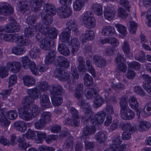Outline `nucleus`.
<instances>
[{
	"instance_id": "4468645a",
	"label": "nucleus",
	"mask_w": 151,
	"mask_h": 151,
	"mask_svg": "<svg viewBox=\"0 0 151 151\" xmlns=\"http://www.w3.org/2000/svg\"><path fill=\"white\" fill-rule=\"evenodd\" d=\"M54 75L55 77L61 81H68L70 78L69 72H66L57 68L54 72Z\"/></svg>"
},
{
	"instance_id": "4d7b16f0",
	"label": "nucleus",
	"mask_w": 151,
	"mask_h": 151,
	"mask_svg": "<svg viewBox=\"0 0 151 151\" xmlns=\"http://www.w3.org/2000/svg\"><path fill=\"white\" fill-rule=\"evenodd\" d=\"M6 117L11 120H14L17 116V111L15 110H10L7 111L6 114Z\"/></svg>"
},
{
	"instance_id": "58836bf2",
	"label": "nucleus",
	"mask_w": 151,
	"mask_h": 151,
	"mask_svg": "<svg viewBox=\"0 0 151 151\" xmlns=\"http://www.w3.org/2000/svg\"><path fill=\"white\" fill-rule=\"evenodd\" d=\"M141 114L145 117L151 115V102L147 103L141 111Z\"/></svg>"
},
{
	"instance_id": "b1692460",
	"label": "nucleus",
	"mask_w": 151,
	"mask_h": 151,
	"mask_svg": "<svg viewBox=\"0 0 151 151\" xmlns=\"http://www.w3.org/2000/svg\"><path fill=\"white\" fill-rule=\"evenodd\" d=\"M64 91L62 87L59 85L52 86L50 88V96H59L64 93Z\"/></svg>"
},
{
	"instance_id": "774afa93",
	"label": "nucleus",
	"mask_w": 151,
	"mask_h": 151,
	"mask_svg": "<svg viewBox=\"0 0 151 151\" xmlns=\"http://www.w3.org/2000/svg\"><path fill=\"white\" fill-rule=\"evenodd\" d=\"M104 109L108 115L113 114L114 113L113 106L111 105L107 104Z\"/></svg>"
},
{
	"instance_id": "49530a36",
	"label": "nucleus",
	"mask_w": 151,
	"mask_h": 151,
	"mask_svg": "<svg viewBox=\"0 0 151 151\" xmlns=\"http://www.w3.org/2000/svg\"><path fill=\"white\" fill-rule=\"evenodd\" d=\"M104 101V100L101 96H97L93 100V107L95 108H97L101 107Z\"/></svg>"
},
{
	"instance_id": "72a5a7b5",
	"label": "nucleus",
	"mask_w": 151,
	"mask_h": 151,
	"mask_svg": "<svg viewBox=\"0 0 151 151\" xmlns=\"http://www.w3.org/2000/svg\"><path fill=\"white\" fill-rule=\"evenodd\" d=\"M88 0H76L73 4V8L74 10L77 11H80L84 6Z\"/></svg>"
},
{
	"instance_id": "f3484780",
	"label": "nucleus",
	"mask_w": 151,
	"mask_h": 151,
	"mask_svg": "<svg viewBox=\"0 0 151 151\" xmlns=\"http://www.w3.org/2000/svg\"><path fill=\"white\" fill-rule=\"evenodd\" d=\"M14 12L13 8L8 4L2 3L0 5V14L4 16L12 14Z\"/></svg>"
},
{
	"instance_id": "bf43d9fd",
	"label": "nucleus",
	"mask_w": 151,
	"mask_h": 151,
	"mask_svg": "<svg viewBox=\"0 0 151 151\" xmlns=\"http://www.w3.org/2000/svg\"><path fill=\"white\" fill-rule=\"evenodd\" d=\"M2 33H1V35L0 34V37H1V40L2 38H3V40L5 41H10L12 42H14V37L15 35H17V34H15L12 35L7 34H5L3 35Z\"/></svg>"
},
{
	"instance_id": "aec40b11",
	"label": "nucleus",
	"mask_w": 151,
	"mask_h": 151,
	"mask_svg": "<svg viewBox=\"0 0 151 151\" xmlns=\"http://www.w3.org/2000/svg\"><path fill=\"white\" fill-rule=\"evenodd\" d=\"M55 64L60 67L67 68L69 66V62L63 56H58L55 60Z\"/></svg>"
},
{
	"instance_id": "20e7f679",
	"label": "nucleus",
	"mask_w": 151,
	"mask_h": 151,
	"mask_svg": "<svg viewBox=\"0 0 151 151\" xmlns=\"http://www.w3.org/2000/svg\"><path fill=\"white\" fill-rule=\"evenodd\" d=\"M70 33L67 31H65L60 35L59 40L62 42L67 43L72 46L71 52L75 54L78 50L79 43L78 39L76 38L70 39Z\"/></svg>"
},
{
	"instance_id": "6e6d98bb",
	"label": "nucleus",
	"mask_w": 151,
	"mask_h": 151,
	"mask_svg": "<svg viewBox=\"0 0 151 151\" xmlns=\"http://www.w3.org/2000/svg\"><path fill=\"white\" fill-rule=\"evenodd\" d=\"M84 84L86 86H91L93 83V78L88 73L85 75L84 78Z\"/></svg>"
},
{
	"instance_id": "ddd939ff",
	"label": "nucleus",
	"mask_w": 151,
	"mask_h": 151,
	"mask_svg": "<svg viewBox=\"0 0 151 151\" xmlns=\"http://www.w3.org/2000/svg\"><path fill=\"white\" fill-rule=\"evenodd\" d=\"M92 125L85 126L83 128L81 139L82 140L88 139H89V136L95 134L96 132V126L92 123Z\"/></svg>"
},
{
	"instance_id": "39448f33",
	"label": "nucleus",
	"mask_w": 151,
	"mask_h": 151,
	"mask_svg": "<svg viewBox=\"0 0 151 151\" xmlns=\"http://www.w3.org/2000/svg\"><path fill=\"white\" fill-rule=\"evenodd\" d=\"M84 112V115L82 117L81 122L85 124H87L90 122L91 124H92L96 126H99L103 123L105 120V117L106 115V113L104 110H101L98 111L95 114L93 117L91 118V116H93V112L91 110L92 114L90 116L89 118H86L85 120L83 121V119L85 117H87L85 116V111Z\"/></svg>"
},
{
	"instance_id": "5701e85b",
	"label": "nucleus",
	"mask_w": 151,
	"mask_h": 151,
	"mask_svg": "<svg viewBox=\"0 0 151 151\" xmlns=\"http://www.w3.org/2000/svg\"><path fill=\"white\" fill-rule=\"evenodd\" d=\"M27 0H19L17 4L19 10L23 13L28 14L30 12V9L28 6Z\"/></svg>"
},
{
	"instance_id": "c85d7f7f",
	"label": "nucleus",
	"mask_w": 151,
	"mask_h": 151,
	"mask_svg": "<svg viewBox=\"0 0 151 151\" xmlns=\"http://www.w3.org/2000/svg\"><path fill=\"white\" fill-rule=\"evenodd\" d=\"M44 9L46 14L54 15L55 14L56 9L54 6L51 3H46L44 5Z\"/></svg>"
},
{
	"instance_id": "603ef678",
	"label": "nucleus",
	"mask_w": 151,
	"mask_h": 151,
	"mask_svg": "<svg viewBox=\"0 0 151 151\" xmlns=\"http://www.w3.org/2000/svg\"><path fill=\"white\" fill-rule=\"evenodd\" d=\"M92 8L94 13L96 15L99 16L102 14V7L100 4H94L92 6Z\"/></svg>"
},
{
	"instance_id": "a19ab883",
	"label": "nucleus",
	"mask_w": 151,
	"mask_h": 151,
	"mask_svg": "<svg viewBox=\"0 0 151 151\" xmlns=\"http://www.w3.org/2000/svg\"><path fill=\"white\" fill-rule=\"evenodd\" d=\"M55 52L52 50L50 51L46 57L45 61L47 64H51L55 59Z\"/></svg>"
},
{
	"instance_id": "13d9d810",
	"label": "nucleus",
	"mask_w": 151,
	"mask_h": 151,
	"mask_svg": "<svg viewBox=\"0 0 151 151\" xmlns=\"http://www.w3.org/2000/svg\"><path fill=\"white\" fill-rule=\"evenodd\" d=\"M46 124L40 118L35 122L34 126L35 129L40 130L44 128Z\"/></svg>"
},
{
	"instance_id": "79ce46f5",
	"label": "nucleus",
	"mask_w": 151,
	"mask_h": 151,
	"mask_svg": "<svg viewBox=\"0 0 151 151\" xmlns=\"http://www.w3.org/2000/svg\"><path fill=\"white\" fill-rule=\"evenodd\" d=\"M35 26L26 27L24 30V36L28 38H30L33 36L35 33Z\"/></svg>"
},
{
	"instance_id": "6e6552de",
	"label": "nucleus",
	"mask_w": 151,
	"mask_h": 151,
	"mask_svg": "<svg viewBox=\"0 0 151 151\" xmlns=\"http://www.w3.org/2000/svg\"><path fill=\"white\" fill-rule=\"evenodd\" d=\"M36 136L35 132L30 129L28 130L27 132L22 135V136L20 137L17 140L19 143V147L20 149L25 150L29 146V145L26 143L25 141V138L31 139L35 137Z\"/></svg>"
},
{
	"instance_id": "864d4df0",
	"label": "nucleus",
	"mask_w": 151,
	"mask_h": 151,
	"mask_svg": "<svg viewBox=\"0 0 151 151\" xmlns=\"http://www.w3.org/2000/svg\"><path fill=\"white\" fill-rule=\"evenodd\" d=\"M64 123L65 124L71 126L74 125L75 126H77L79 124L80 121L79 120H76L73 118L72 120L69 118H67L65 119Z\"/></svg>"
},
{
	"instance_id": "4be33fe9",
	"label": "nucleus",
	"mask_w": 151,
	"mask_h": 151,
	"mask_svg": "<svg viewBox=\"0 0 151 151\" xmlns=\"http://www.w3.org/2000/svg\"><path fill=\"white\" fill-rule=\"evenodd\" d=\"M121 118L124 120H131L135 116V114L131 110L128 108L120 111Z\"/></svg>"
},
{
	"instance_id": "f257e3e1",
	"label": "nucleus",
	"mask_w": 151,
	"mask_h": 151,
	"mask_svg": "<svg viewBox=\"0 0 151 151\" xmlns=\"http://www.w3.org/2000/svg\"><path fill=\"white\" fill-rule=\"evenodd\" d=\"M27 92L28 96L23 98L22 102L24 104L23 107L18 109L20 117L26 121H29L38 115L40 110L38 106L32 104L34 100L39 98L41 93L36 87L28 89Z\"/></svg>"
},
{
	"instance_id": "c756f323",
	"label": "nucleus",
	"mask_w": 151,
	"mask_h": 151,
	"mask_svg": "<svg viewBox=\"0 0 151 151\" xmlns=\"http://www.w3.org/2000/svg\"><path fill=\"white\" fill-rule=\"evenodd\" d=\"M107 133L106 132H100L97 133L95 138L98 142L100 144H104L107 139Z\"/></svg>"
},
{
	"instance_id": "de8ad7c7",
	"label": "nucleus",
	"mask_w": 151,
	"mask_h": 151,
	"mask_svg": "<svg viewBox=\"0 0 151 151\" xmlns=\"http://www.w3.org/2000/svg\"><path fill=\"white\" fill-rule=\"evenodd\" d=\"M53 105L57 106L60 105L63 102V98L59 96H50Z\"/></svg>"
},
{
	"instance_id": "bb28decb",
	"label": "nucleus",
	"mask_w": 151,
	"mask_h": 151,
	"mask_svg": "<svg viewBox=\"0 0 151 151\" xmlns=\"http://www.w3.org/2000/svg\"><path fill=\"white\" fill-rule=\"evenodd\" d=\"M67 27L65 29L70 33V31L75 32L78 29L77 24L76 21L74 19H71L69 20L67 23Z\"/></svg>"
},
{
	"instance_id": "09e8293b",
	"label": "nucleus",
	"mask_w": 151,
	"mask_h": 151,
	"mask_svg": "<svg viewBox=\"0 0 151 151\" xmlns=\"http://www.w3.org/2000/svg\"><path fill=\"white\" fill-rule=\"evenodd\" d=\"M25 52L24 47L19 45L13 47L12 50V53L17 55H22Z\"/></svg>"
},
{
	"instance_id": "052dcab7",
	"label": "nucleus",
	"mask_w": 151,
	"mask_h": 151,
	"mask_svg": "<svg viewBox=\"0 0 151 151\" xmlns=\"http://www.w3.org/2000/svg\"><path fill=\"white\" fill-rule=\"evenodd\" d=\"M37 138L36 139L35 142L37 143H42L43 139L46 137V134L45 132H39L37 134Z\"/></svg>"
},
{
	"instance_id": "7ed1b4c3",
	"label": "nucleus",
	"mask_w": 151,
	"mask_h": 151,
	"mask_svg": "<svg viewBox=\"0 0 151 151\" xmlns=\"http://www.w3.org/2000/svg\"><path fill=\"white\" fill-rule=\"evenodd\" d=\"M50 15L46 14H42L41 15L42 22L43 24L42 25L41 23L38 24H41L42 26L41 27L44 31L42 30V33L45 34H48L50 35L51 34V37L56 38L58 33L57 29L55 28H51L50 26L52 21V19Z\"/></svg>"
},
{
	"instance_id": "f03ea898",
	"label": "nucleus",
	"mask_w": 151,
	"mask_h": 151,
	"mask_svg": "<svg viewBox=\"0 0 151 151\" xmlns=\"http://www.w3.org/2000/svg\"><path fill=\"white\" fill-rule=\"evenodd\" d=\"M83 85L82 84H79L77 86L75 89L74 96V97L79 100L78 104L80 106L83 111H85V116L87 118H89L92 114L91 106L89 103L87 102L85 99L82 98L83 96ZM85 117L83 120V121L85 120Z\"/></svg>"
},
{
	"instance_id": "0e129e2a",
	"label": "nucleus",
	"mask_w": 151,
	"mask_h": 151,
	"mask_svg": "<svg viewBox=\"0 0 151 151\" xmlns=\"http://www.w3.org/2000/svg\"><path fill=\"white\" fill-rule=\"evenodd\" d=\"M118 31L121 34L125 35L127 32V28L125 27L121 24H117L115 25Z\"/></svg>"
},
{
	"instance_id": "2eb2a0df",
	"label": "nucleus",
	"mask_w": 151,
	"mask_h": 151,
	"mask_svg": "<svg viewBox=\"0 0 151 151\" xmlns=\"http://www.w3.org/2000/svg\"><path fill=\"white\" fill-rule=\"evenodd\" d=\"M129 103L131 108L135 110L138 118H139L141 113V109L138 108L139 104L136 98L134 96H131L129 99Z\"/></svg>"
},
{
	"instance_id": "5fc2aeb1",
	"label": "nucleus",
	"mask_w": 151,
	"mask_h": 151,
	"mask_svg": "<svg viewBox=\"0 0 151 151\" xmlns=\"http://www.w3.org/2000/svg\"><path fill=\"white\" fill-rule=\"evenodd\" d=\"M40 54V49L38 47H34L29 52V54L31 57L33 59L38 58Z\"/></svg>"
},
{
	"instance_id": "1a4fd4ad",
	"label": "nucleus",
	"mask_w": 151,
	"mask_h": 151,
	"mask_svg": "<svg viewBox=\"0 0 151 151\" xmlns=\"http://www.w3.org/2000/svg\"><path fill=\"white\" fill-rule=\"evenodd\" d=\"M124 132L122 137L124 140H128L131 137V133L136 131L137 129L136 125L130 123H121L120 124Z\"/></svg>"
},
{
	"instance_id": "c9c22d12",
	"label": "nucleus",
	"mask_w": 151,
	"mask_h": 151,
	"mask_svg": "<svg viewBox=\"0 0 151 151\" xmlns=\"http://www.w3.org/2000/svg\"><path fill=\"white\" fill-rule=\"evenodd\" d=\"M58 50L61 54L65 56H68L70 53V51L68 47L63 44H59Z\"/></svg>"
},
{
	"instance_id": "393cba45",
	"label": "nucleus",
	"mask_w": 151,
	"mask_h": 151,
	"mask_svg": "<svg viewBox=\"0 0 151 151\" xmlns=\"http://www.w3.org/2000/svg\"><path fill=\"white\" fill-rule=\"evenodd\" d=\"M40 104L43 108L50 107V103L48 97V94L44 93L40 97Z\"/></svg>"
},
{
	"instance_id": "338daca9",
	"label": "nucleus",
	"mask_w": 151,
	"mask_h": 151,
	"mask_svg": "<svg viewBox=\"0 0 151 151\" xmlns=\"http://www.w3.org/2000/svg\"><path fill=\"white\" fill-rule=\"evenodd\" d=\"M17 76L15 75H11L9 78V86H12L15 84L17 82Z\"/></svg>"
},
{
	"instance_id": "4c0bfd02",
	"label": "nucleus",
	"mask_w": 151,
	"mask_h": 151,
	"mask_svg": "<svg viewBox=\"0 0 151 151\" xmlns=\"http://www.w3.org/2000/svg\"><path fill=\"white\" fill-rule=\"evenodd\" d=\"M14 126L16 128L17 130L22 132H24L27 129L26 123L22 121L16 122L14 123Z\"/></svg>"
},
{
	"instance_id": "680f3d73",
	"label": "nucleus",
	"mask_w": 151,
	"mask_h": 151,
	"mask_svg": "<svg viewBox=\"0 0 151 151\" xmlns=\"http://www.w3.org/2000/svg\"><path fill=\"white\" fill-rule=\"evenodd\" d=\"M137 24L134 21L129 22L128 26L129 32L132 34L134 33L137 29Z\"/></svg>"
},
{
	"instance_id": "2f4dec72",
	"label": "nucleus",
	"mask_w": 151,
	"mask_h": 151,
	"mask_svg": "<svg viewBox=\"0 0 151 151\" xmlns=\"http://www.w3.org/2000/svg\"><path fill=\"white\" fill-rule=\"evenodd\" d=\"M93 59L95 63V65L99 67H103L106 65L105 60L102 57L95 55L93 56Z\"/></svg>"
},
{
	"instance_id": "6ab92c4d",
	"label": "nucleus",
	"mask_w": 151,
	"mask_h": 151,
	"mask_svg": "<svg viewBox=\"0 0 151 151\" xmlns=\"http://www.w3.org/2000/svg\"><path fill=\"white\" fill-rule=\"evenodd\" d=\"M142 78L145 83H143V88L149 93L151 94V77L148 74H145L142 75Z\"/></svg>"
},
{
	"instance_id": "e2e57ef3",
	"label": "nucleus",
	"mask_w": 151,
	"mask_h": 151,
	"mask_svg": "<svg viewBox=\"0 0 151 151\" xmlns=\"http://www.w3.org/2000/svg\"><path fill=\"white\" fill-rule=\"evenodd\" d=\"M128 67L133 68L136 70H138L141 68V64L136 61H133L130 63L128 64Z\"/></svg>"
},
{
	"instance_id": "9d476101",
	"label": "nucleus",
	"mask_w": 151,
	"mask_h": 151,
	"mask_svg": "<svg viewBox=\"0 0 151 151\" xmlns=\"http://www.w3.org/2000/svg\"><path fill=\"white\" fill-rule=\"evenodd\" d=\"M23 67L26 69L29 68L31 71L34 75H37V70L36 65L34 62L31 61L28 57L24 56L21 58Z\"/></svg>"
},
{
	"instance_id": "423d86ee",
	"label": "nucleus",
	"mask_w": 151,
	"mask_h": 151,
	"mask_svg": "<svg viewBox=\"0 0 151 151\" xmlns=\"http://www.w3.org/2000/svg\"><path fill=\"white\" fill-rule=\"evenodd\" d=\"M122 140L119 135H115L112 139V143L110 147L104 151H127L128 146L125 144L121 145Z\"/></svg>"
},
{
	"instance_id": "a878e982",
	"label": "nucleus",
	"mask_w": 151,
	"mask_h": 151,
	"mask_svg": "<svg viewBox=\"0 0 151 151\" xmlns=\"http://www.w3.org/2000/svg\"><path fill=\"white\" fill-rule=\"evenodd\" d=\"M114 27L111 26H104L102 29L101 33L104 36H109L113 35L115 33Z\"/></svg>"
},
{
	"instance_id": "f704fd0d",
	"label": "nucleus",
	"mask_w": 151,
	"mask_h": 151,
	"mask_svg": "<svg viewBox=\"0 0 151 151\" xmlns=\"http://www.w3.org/2000/svg\"><path fill=\"white\" fill-rule=\"evenodd\" d=\"M94 37V34L93 31L91 30H86L85 33L82 35V42H85L86 40H92Z\"/></svg>"
},
{
	"instance_id": "a18cd8bd",
	"label": "nucleus",
	"mask_w": 151,
	"mask_h": 151,
	"mask_svg": "<svg viewBox=\"0 0 151 151\" xmlns=\"http://www.w3.org/2000/svg\"><path fill=\"white\" fill-rule=\"evenodd\" d=\"M42 26L41 24H37L35 26V28L36 30L35 33H36V40L39 41L40 39L41 38V34H43L44 35H46L47 34H44L42 33V29L41 27ZM42 30L44 31V30L42 29Z\"/></svg>"
},
{
	"instance_id": "3c124183",
	"label": "nucleus",
	"mask_w": 151,
	"mask_h": 151,
	"mask_svg": "<svg viewBox=\"0 0 151 151\" xmlns=\"http://www.w3.org/2000/svg\"><path fill=\"white\" fill-rule=\"evenodd\" d=\"M127 97L126 96H123L120 99L119 103L121 111L129 108L127 104Z\"/></svg>"
},
{
	"instance_id": "cd10ccee",
	"label": "nucleus",
	"mask_w": 151,
	"mask_h": 151,
	"mask_svg": "<svg viewBox=\"0 0 151 151\" xmlns=\"http://www.w3.org/2000/svg\"><path fill=\"white\" fill-rule=\"evenodd\" d=\"M24 85L27 87H30L35 85L36 83L35 79L29 76H25L23 77Z\"/></svg>"
},
{
	"instance_id": "c03bdc74",
	"label": "nucleus",
	"mask_w": 151,
	"mask_h": 151,
	"mask_svg": "<svg viewBox=\"0 0 151 151\" xmlns=\"http://www.w3.org/2000/svg\"><path fill=\"white\" fill-rule=\"evenodd\" d=\"M86 65L87 66L86 71H88L93 77L96 76L95 71V68L92 65L89 59H87L86 61Z\"/></svg>"
},
{
	"instance_id": "7c9ffc66",
	"label": "nucleus",
	"mask_w": 151,
	"mask_h": 151,
	"mask_svg": "<svg viewBox=\"0 0 151 151\" xmlns=\"http://www.w3.org/2000/svg\"><path fill=\"white\" fill-rule=\"evenodd\" d=\"M115 15V12L112 8L108 7L104 12L105 18L109 20L114 19Z\"/></svg>"
},
{
	"instance_id": "f8f14e48",
	"label": "nucleus",
	"mask_w": 151,
	"mask_h": 151,
	"mask_svg": "<svg viewBox=\"0 0 151 151\" xmlns=\"http://www.w3.org/2000/svg\"><path fill=\"white\" fill-rule=\"evenodd\" d=\"M48 37L43 38L40 42V47L45 50H49L52 49L54 47V42L51 40V38H55L51 37V34L50 35L47 34Z\"/></svg>"
},
{
	"instance_id": "412c9836",
	"label": "nucleus",
	"mask_w": 151,
	"mask_h": 151,
	"mask_svg": "<svg viewBox=\"0 0 151 151\" xmlns=\"http://www.w3.org/2000/svg\"><path fill=\"white\" fill-rule=\"evenodd\" d=\"M72 10L70 7L65 6L60 7L58 10V14L62 18H67L70 17L72 13Z\"/></svg>"
},
{
	"instance_id": "a211bd4d",
	"label": "nucleus",
	"mask_w": 151,
	"mask_h": 151,
	"mask_svg": "<svg viewBox=\"0 0 151 151\" xmlns=\"http://www.w3.org/2000/svg\"><path fill=\"white\" fill-rule=\"evenodd\" d=\"M6 67L13 73L19 72L21 70V65L20 62L17 61L9 62L6 64Z\"/></svg>"
},
{
	"instance_id": "37998d69",
	"label": "nucleus",
	"mask_w": 151,
	"mask_h": 151,
	"mask_svg": "<svg viewBox=\"0 0 151 151\" xmlns=\"http://www.w3.org/2000/svg\"><path fill=\"white\" fill-rule=\"evenodd\" d=\"M46 124L50 123L51 121V114L49 112H44L40 118Z\"/></svg>"
},
{
	"instance_id": "e433bc0d",
	"label": "nucleus",
	"mask_w": 151,
	"mask_h": 151,
	"mask_svg": "<svg viewBox=\"0 0 151 151\" xmlns=\"http://www.w3.org/2000/svg\"><path fill=\"white\" fill-rule=\"evenodd\" d=\"M97 94V91L93 88L87 87L85 90V96L88 99H92L94 95L96 96Z\"/></svg>"
},
{
	"instance_id": "69168bd1",
	"label": "nucleus",
	"mask_w": 151,
	"mask_h": 151,
	"mask_svg": "<svg viewBox=\"0 0 151 151\" xmlns=\"http://www.w3.org/2000/svg\"><path fill=\"white\" fill-rule=\"evenodd\" d=\"M134 58L136 60L142 63H144L145 61V55L142 52H140L139 54L136 55Z\"/></svg>"
},
{
	"instance_id": "9b49d317",
	"label": "nucleus",
	"mask_w": 151,
	"mask_h": 151,
	"mask_svg": "<svg viewBox=\"0 0 151 151\" xmlns=\"http://www.w3.org/2000/svg\"><path fill=\"white\" fill-rule=\"evenodd\" d=\"M20 29V26L16 22L10 23L5 26L0 27V34L3 31L8 32H16L19 31ZM1 41V38L0 37V42Z\"/></svg>"
},
{
	"instance_id": "8fccbe9b",
	"label": "nucleus",
	"mask_w": 151,
	"mask_h": 151,
	"mask_svg": "<svg viewBox=\"0 0 151 151\" xmlns=\"http://www.w3.org/2000/svg\"><path fill=\"white\" fill-rule=\"evenodd\" d=\"M49 85L46 81H41L37 82L36 87L37 88L41 91L43 92L48 89Z\"/></svg>"
},
{
	"instance_id": "dca6fc26",
	"label": "nucleus",
	"mask_w": 151,
	"mask_h": 151,
	"mask_svg": "<svg viewBox=\"0 0 151 151\" xmlns=\"http://www.w3.org/2000/svg\"><path fill=\"white\" fill-rule=\"evenodd\" d=\"M14 37V42L21 46H27L31 42L30 40L28 38H25V36L17 34Z\"/></svg>"
},
{
	"instance_id": "0eeeda50",
	"label": "nucleus",
	"mask_w": 151,
	"mask_h": 151,
	"mask_svg": "<svg viewBox=\"0 0 151 151\" xmlns=\"http://www.w3.org/2000/svg\"><path fill=\"white\" fill-rule=\"evenodd\" d=\"M81 20L86 28L92 29L95 27V19L93 14L91 11H88L84 13Z\"/></svg>"
},
{
	"instance_id": "473e14b6",
	"label": "nucleus",
	"mask_w": 151,
	"mask_h": 151,
	"mask_svg": "<svg viewBox=\"0 0 151 151\" xmlns=\"http://www.w3.org/2000/svg\"><path fill=\"white\" fill-rule=\"evenodd\" d=\"M151 126L150 123L146 121H142L138 123V129L140 132H144L149 129Z\"/></svg>"
},
{
	"instance_id": "ea45409f",
	"label": "nucleus",
	"mask_w": 151,
	"mask_h": 151,
	"mask_svg": "<svg viewBox=\"0 0 151 151\" xmlns=\"http://www.w3.org/2000/svg\"><path fill=\"white\" fill-rule=\"evenodd\" d=\"M42 2L40 1L36 0L30 3V9L35 12L38 11L41 6Z\"/></svg>"
}]
</instances>
